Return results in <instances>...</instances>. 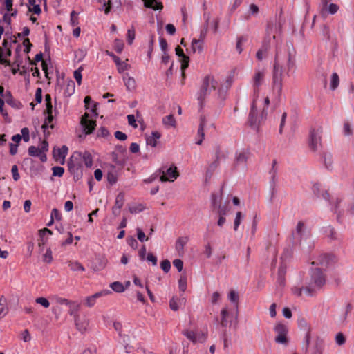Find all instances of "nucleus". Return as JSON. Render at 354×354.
<instances>
[{"label":"nucleus","instance_id":"obj_23","mask_svg":"<svg viewBox=\"0 0 354 354\" xmlns=\"http://www.w3.org/2000/svg\"><path fill=\"white\" fill-rule=\"evenodd\" d=\"M206 125V123H205V120L204 118H201V122H200V124H199V127H198V131H197V137H200V140H197L196 141V144L197 145H201L202 142H203V140L204 138V136H205V133H204V128Z\"/></svg>","mask_w":354,"mask_h":354},{"label":"nucleus","instance_id":"obj_25","mask_svg":"<svg viewBox=\"0 0 354 354\" xmlns=\"http://www.w3.org/2000/svg\"><path fill=\"white\" fill-rule=\"evenodd\" d=\"M145 4V6L147 8H151L153 10H161L163 8V6L161 3L158 2L157 0H142Z\"/></svg>","mask_w":354,"mask_h":354},{"label":"nucleus","instance_id":"obj_59","mask_svg":"<svg viewBox=\"0 0 354 354\" xmlns=\"http://www.w3.org/2000/svg\"><path fill=\"white\" fill-rule=\"evenodd\" d=\"M137 236L138 239L141 242H144L148 240V237L145 236V233L140 228L137 229Z\"/></svg>","mask_w":354,"mask_h":354},{"label":"nucleus","instance_id":"obj_40","mask_svg":"<svg viewBox=\"0 0 354 354\" xmlns=\"http://www.w3.org/2000/svg\"><path fill=\"white\" fill-rule=\"evenodd\" d=\"M324 161L326 167L328 169H332L333 168V160H332V156L330 153H325L324 155Z\"/></svg>","mask_w":354,"mask_h":354},{"label":"nucleus","instance_id":"obj_35","mask_svg":"<svg viewBox=\"0 0 354 354\" xmlns=\"http://www.w3.org/2000/svg\"><path fill=\"white\" fill-rule=\"evenodd\" d=\"M339 84V78L337 73H333L331 75L330 88L331 90H335L337 88Z\"/></svg>","mask_w":354,"mask_h":354},{"label":"nucleus","instance_id":"obj_49","mask_svg":"<svg viewBox=\"0 0 354 354\" xmlns=\"http://www.w3.org/2000/svg\"><path fill=\"white\" fill-rule=\"evenodd\" d=\"M160 267L165 272H168L171 268L170 261L168 260H164L160 263Z\"/></svg>","mask_w":354,"mask_h":354},{"label":"nucleus","instance_id":"obj_8","mask_svg":"<svg viewBox=\"0 0 354 354\" xmlns=\"http://www.w3.org/2000/svg\"><path fill=\"white\" fill-rule=\"evenodd\" d=\"M68 306L69 308L68 314L74 317L77 328L81 332L85 331V326H80L79 316L77 315V312L80 310V304L77 301H71Z\"/></svg>","mask_w":354,"mask_h":354},{"label":"nucleus","instance_id":"obj_29","mask_svg":"<svg viewBox=\"0 0 354 354\" xmlns=\"http://www.w3.org/2000/svg\"><path fill=\"white\" fill-rule=\"evenodd\" d=\"M184 299H178V297H172L169 301L170 308L174 311L179 309L180 305L183 301Z\"/></svg>","mask_w":354,"mask_h":354},{"label":"nucleus","instance_id":"obj_52","mask_svg":"<svg viewBox=\"0 0 354 354\" xmlns=\"http://www.w3.org/2000/svg\"><path fill=\"white\" fill-rule=\"evenodd\" d=\"M17 15V10H14L12 12H8L4 14L3 18V21L7 23L8 24H10L11 22V17H15Z\"/></svg>","mask_w":354,"mask_h":354},{"label":"nucleus","instance_id":"obj_36","mask_svg":"<svg viewBox=\"0 0 354 354\" xmlns=\"http://www.w3.org/2000/svg\"><path fill=\"white\" fill-rule=\"evenodd\" d=\"M187 276L185 274H182L178 280V287L181 292H185L187 289Z\"/></svg>","mask_w":354,"mask_h":354},{"label":"nucleus","instance_id":"obj_17","mask_svg":"<svg viewBox=\"0 0 354 354\" xmlns=\"http://www.w3.org/2000/svg\"><path fill=\"white\" fill-rule=\"evenodd\" d=\"M45 113L48 115L47 118H46L44 124L41 126V128L44 129V131H46V129L48 127L53 128V124H52V122L53 120L54 116L53 113L56 114V110L50 109V111L45 110Z\"/></svg>","mask_w":354,"mask_h":354},{"label":"nucleus","instance_id":"obj_41","mask_svg":"<svg viewBox=\"0 0 354 354\" xmlns=\"http://www.w3.org/2000/svg\"><path fill=\"white\" fill-rule=\"evenodd\" d=\"M136 37V32L133 27H131V28L128 29L127 34V43L131 45L133 43V41L134 40Z\"/></svg>","mask_w":354,"mask_h":354},{"label":"nucleus","instance_id":"obj_50","mask_svg":"<svg viewBox=\"0 0 354 354\" xmlns=\"http://www.w3.org/2000/svg\"><path fill=\"white\" fill-rule=\"evenodd\" d=\"M86 52L85 50L83 49H79L75 51V58L78 59V61H81L84 59V57L86 56Z\"/></svg>","mask_w":354,"mask_h":354},{"label":"nucleus","instance_id":"obj_56","mask_svg":"<svg viewBox=\"0 0 354 354\" xmlns=\"http://www.w3.org/2000/svg\"><path fill=\"white\" fill-rule=\"evenodd\" d=\"M3 5L8 12H12L14 11L12 8L13 1L12 0H4Z\"/></svg>","mask_w":354,"mask_h":354},{"label":"nucleus","instance_id":"obj_24","mask_svg":"<svg viewBox=\"0 0 354 354\" xmlns=\"http://www.w3.org/2000/svg\"><path fill=\"white\" fill-rule=\"evenodd\" d=\"M248 152L241 151L236 153L235 160L236 164L245 165L248 158Z\"/></svg>","mask_w":354,"mask_h":354},{"label":"nucleus","instance_id":"obj_58","mask_svg":"<svg viewBox=\"0 0 354 354\" xmlns=\"http://www.w3.org/2000/svg\"><path fill=\"white\" fill-rule=\"evenodd\" d=\"M335 341H336V343L340 346V345H343L345 343L346 339L342 333H339L337 334V335L335 337Z\"/></svg>","mask_w":354,"mask_h":354},{"label":"nucleus","instance_id":"obj_20","mask_svg":"<svg viewBox=\"0 0 354 354\" xmlns=\"http://www.w3.org/2000/svg\"><path fill=\"white\" fill-rule=\"evenodd\" d=\"M183 335L189 339L190 341H192L194 343H196L197 342H203L205 340V337L204 335H201V336L198 337L196 333L194 331L192 330H185L183 331Z\"/></svg>","mask_w":354,"mask_h":354},{"label":"nucleus","instance_id":"obj_26","mask_svg":"<svg viewBox=\"0 0 354 354\" xmlns=\"http://www.w3.org/2000/svg\"><path fill=\"white\" fill-rule=\"evenodd\" d=\"M11 55V50L8 49L6 53L3 52V50L1 47H0V64H5L6 66H10V62L8 59H6L7 57H10Z\"/></svg>","mask_w":354,"mask_h":354},{"label":"nucleus","instance_id":"obj_33","mask_svg":"<svg viewBox=\"0 0 354 354\" xmlns=\"http://www.w3.org/2000/svg\"><path fill=\"white\" fill-rule=\"evenodd\" d=\"M75 84L73 80L68 81L64 91V95L66 96H71L75 92Z\"/></svg>","mask_w":354,"mask_h":354},{"label":"nucleus","instance_id":"obj_34","mask_svg":"<svg viewBox=\"0 0 354 354\" xmlns=\"http://www.w3.org/2000/svg\"><path fill=\"white\" fill-rule=\"evenodd\" d=\"M8 311L6 299L1 297L0 298V318L4 317Z\"/></svg>","mask_w":354,"mask_h":354},{"label":"nucleus","instance_id":"obj_55","mask_svg":"<svg viewBox=\"0 0 354 354\" xmlns=\"http://www.w3.org/2000/svg\"><path fill=\"white\" fill-rule=\"evenodd\" d=\"M246 41V39H245L243 37H241L238 39L236 42V48L239 53H241L243 51L242 48V44Z\"/></svg>","mask_w":354,"mask_h":354},{"label":"nucleus","instance_id":"obj_9","mask_svg":"<svg viewBox=\"0 0 354 354\" xmlns=\"http://www.w3.org/2000/svg\"><path fill=\"white\" fill-rule=\"evenodd\" d=\"M309 235L310 233L306 230L304 222L299 221L296 226L295 232L293 233L295 240L301 242L302 239H306Z\"/></svg>","mask_w":354,"mask_h":354},{"label":"nucleus","instance_id":"obj_53","mask_svg":"<svg viewBox=\"0 0 354 354\" xmlns=\"http://www.w3.org/2000/svg\"><path fill=\"white\" fill-rule=\"evenodd\" d=\"M55 300L57 304H61V305H66L68 306V304H70L71 300H68L66 298L60 297H55Z\"/></svg>","mask_w":354,"mask_h":354},{"label":"nucleus","instance_id":"obj_44","mask_svg":"<svg viewBox=\"0 0 354 354\" xmlns=\"http://www.w3.org/2000/svg\"><path fill=\"white\" fill-rule=\"evenodd\" d=\"M82 70H83V67L80 66L77 70H75L73 73V77L79 85H80L82 83Z\"/></svg>","mask_w":354,"mask_h":354},{"label":"nucleus","instance_id":"obj_3","mask_svg":"<svg viewBox=\"0 0 354 354\" xmlns=\"http://www.w3.org/2000/svg\"><path fill=\"white\" fill-rule=\"evenodd\" d=\"M218 86V82L215 80L214 76L207 75L205 76L200 88L198 93V100L201 106L203 105V102L205 98L211 94L212 91H215Z\"/></svg>","mask_w":354,"mask_h":354},{"label":"nucleus","instance_id":"obj_31","mask_svg":"<svg viewBox=\"0 0 354 354\" xmlns=\"http://www.w3.org/2000/svg\"><path fill=\"white\" fill-rule=\"evenodd\" d=\"M203 48V41L199 39H193L192 41V49L194 53H201Z\"/></svg>","mask_w":354,"mask_h":354},{"label":"nucleus","instance_id":"obj_61","mask_svg":"<svg viewBox=\"0 0 354 354\" xmlns=\"http://www.w3.org/2000/svg\"><path fill=\"white\" fill-rule=\"evenodd\" d=\"M127 120H128V123L129 125H131L133 128L138 127V124L136 123V120L135 116L133 115H128Z\"/></svg>","mask_w":354,"mask_h":354},{"label":"nucleus","instance_id":"obj_62","mask_svg":"<svg viewBox=\"0 0 354 354\" xmlns=\"http://www.w3.org/2000/svg\"><path fill=\"white\" fill-rule=\"evenodd\" d=\"M109 135V132L105 127H100L97 131V136L106 138Z\"/></svg>","mask_w":354,"mask_h":354},{"label":"nucleus","instance_id":"obj_13","mask_svg":"<svg viewBox=\"0 0 354 354\" xmlns=\"http://www.w3.org/2000/svg\"><path fill=\"white\" fill-rule=\"evenodd\" d=\"M287 266L285 263H281L280 266L279 267L277 272V287L279 289H282L286 284V273Z\"/></svg>","mask_w":354,"mask_h":354},{"label":"nucleus","instance_id":"obj_10","mask_svg":"<svg viewBox=\"0 0 354 354\" xmlns=\"http://www.w3.org/2000/svg\"><path fill=\"white\" fill-rule=\"evenodd\" d=\"M321 145V131L317 130H312L310 133L309 147L315 151Z\"/></svg>","mask_w":354,"mask_h":354},{"label":"nucleus","instance_id":"obj_48","mask_svg":"<svg viewBox=\"0 0 354 354\" xmlns=\"http://www.w3.org/2000/svg\"><path fill=\"white\" fill-rule=\"evenodd\" d=\"M71 24L73 26H75L78 24V17L77 14L75 12V11L73 10L71 12V19H70Z\"/></svg>","mask_w":354,"mask_h":354},{"label":"nucleus","instance_id":"obj_60","mask_svg":"<svg viewBox=\"0 0 354 354\" xmlns=\"http://www.w3.org/2000/svg\"><path fill=\"white\" fill-rule=\"evenodd\" d=\"M220 216H225L227 214V208L224 206H221V203L218 204V208L216 209Z\"/></svg>","mask_w":354,"mask_h":354},{"label":"nucleus","instance_id":"obj_37","mask_svg":"<svg viewBox=\"0 0 354 354\" xmlns=\"http://www.w3.org/2000/svg\"><path fill=\"white\" fill-rule=\"evenodd\" d=\"M124 45V42L122 39H115L113 42V48L120 54L123 50Z\"/></svg>","mask_w":354,"mask_h":354},{"label":"nucleus","instance_id":"obj_15","mask_svg":"<svg viewBox=\"0 0 354 354\" xmlns=\"http://www.w3.org/2000/svg\"><path fill=\"white\" fill-rule=\"evenodd\" d=\"M175 51L176 55L180 57L182 76L185 78V70L189 66V58L184 54L183 50L180 46H177Z\"/></svg>","mask_w":354,"mask_h":354},{"label":"nucleus","instance_id":"obj_7","mask_svg":"<svg viewBox=\"0 0 354 354\" xmlns=\"http://www.w3.org/2000/svg\"><path fill=\"white\" fill-rule=\"evenodd\" d=\"M334 260V257L328 254H323L318 256L313 262V266H317V268H321L322 270L324 268H327L330 263Z\"/></svg>","mask_w":354,"mask_h":354},{"label":"nucleus","instance_id":"obj_45","mask_svg":"<svg viewBox=\"0 0 354 354\" xmlns=\"http://www.w3.org/2000/svg\"><path fill=\"white\" fill-rule=\"evenodd\" d=\"M53 259L52 251L50 248H48L43 256V261L47 263H50L53 261Z\"/></svg>","mask_w":354,"mask_h":354},{"label":"nucleus","instance_id":"obj_16","mask_svg":"<svg viewBox=\"0 0 354 354\" xmlns=\"http://www.w3.org/2000/svg\"><path fill=\"white\" fill-rule=\"evenodd\" d=\"M189 238L187 236L179 237L176 242V250L179 256L184 254V247L187 243Z\"/></svg>","mask_w":354,"mask_h":354},{"label":"nucleus","instance_id":"obj_18","mask_svg":"<svg viewBox=\"0 0 354 354\" xmlns=\"http://www.w3.org/2000/svg\"><path fill=\"white\" fill-rule=\"evenodd\" d=\"M28 152L30 156L39 157L40 160L43 162H46L47 160L46 154L41 153L39 147L30 146L28 149Z\"/></svg>","mask_w":354,"mask_h":354},{"label":"nucleus","instance_id":"obj_30","mask_svg":"<svg viewBox=\"0 0 354 354\" xmlns=\"http://www.w3.org/2000/svg\"><path fill=\"white\" fill-rule=\"evenodd\" d=\"M68 267L74 272H84V267L78 261H69Z\"/></svg>","mask_w":354,"mask_h":354},{"label":"nucleus","instance_id":"obj_63","mask_svg":"<svg viewBox=\"0 0 354 354\" xmlns=\"http://www.w3.org/2000/svg\"><path fill=\"white\" fill-rule=\"evenodd\" d=\"M174 266L176 268L178 272H181L183 268V262L180 259H175L173 261Z\"/></svg>","mask_w":354,"mask_h":354},{"label":"nucleus","instance_id":"obj_12","mask_svg":"<svg viewBox=\"0 0 354 354\" xmlns=\"http://www.w3.org/2000/svg\"><path fill=\"white\" fill-rule=\"evenodd\" d=\"M321 11L320 13L323 16H326L327 14L334 15L338 10L339 6L335 3H330L328 5L327 0H321Z\"/></svg>","mask_w":354,"mask_h":354},{"label":"nucleus","instance_id":"obj_64","mask_svg":"<svg viewBox=\"0 0 354 354\" xmlns=\"http://www.w3.org/2000/svg\"><path fill=\"white\" fill-rule=\"evenodd\" d=\"M115 137L116 139L121 141H124L127 138V136L124 133L120 131L115 132Z\"/></svg>","mask_w":354,"mask_h":354},{"label":"nucleus","instance_id":"obj_21","mask_svg":"<svg viewBox=\"0 0 354 354\" xmlns=\"http://www.w3.org/2000/svg\"><path fill=\"white\" fill-rule=\"evenodd\" d=\"M123 80L127 89L129 91H133L136 87V82L133 77H130L128 73L123 76Z\"/></svg>","mask_w":354,"mask_h":354},{"label":"nucleus","instance_id":"obj_27","mask_svg":"<svg viewBox=\"0 0 354 354\" xmlns=\"http://www.w3.org/2000/svg\"><path fill=\"white\" fill-rule=\"evenodd\" d=\"M162 123L167 127H176V122L172 114L167 115L162 118Z\"/></svg>","mask_w":354,"mask_h":354},{"label":"nucleus","instance_id":"obj_4","mask_svg":"<svg viewBox=\"0 0 354 354\" xmlns=\"http://www.w3.org/2000/svg\"><path fill=\"white\" fill-rule=\"evenodd\" d=\"M272 86L279 95L281 94L283 87V68L280 63L279 55L277 53L274 59L272 73Z\"/></svg>","mask_w":354,"mask_h":354},{"label":"nucleus","instance_id":"obj_19","mask_svg":"<svg viewBox=\"0 0 354 354\" xmlns=\"http://www.w3.org/2000/svg\"><path fill=\"white\" fill-rule=\"evenodd\" d=\"M68 147L66 145H63L61 148L53 150V156L56 160H64L68 153Z\"/></svg>","mask_w":354,"mask_h":354},{"label":"nucleus","instance_id":"obj_11","mask_svg":"<svg viewBox=\"0 0 354 354\" xmlns=\"http://www.w3.org/2000/svg\"><path fill=\"white\" fill-rule=\"evenodd\" d=\"M89 115L85 113L81 118L80 124L86 134H89L93 132L96 126L95 121L88 119Z\"/></svg>","mask_w":354,"mask_h":354},{"label":"nucleus","instance_id":"obj_51","mask_svg":"<svg viewBox=\"0 0 354 354\" xmlns=\"http://www.w3.org/2000/svg\"><path fill=\"white\" fill-rule=\"evenodd\" d=\"M64 172V169L61 167H53V174L55 176L61 177L62 176Z\"/></svg>","mask_w":354,"mask_h":354},{"label":"nucleus","instance_id":"obj_57","mask_svg":"<svg viewBox=\"0 0 354 354\" xmlns=\"http://www.w3.org/2000/svg\"><path fill=\"white\" fill-rule=\"evenodd\" d=\"M11 172H12V174L13 180L15 181H17L19 179L20 176H19V174L18 172V167H17V165H13L12 167Z\"/></svg>","mask_w":354,"mask_h":354},{"label":"nucleus","instance_id":"obj_38","mask_svg":"<svg viewBox=\"0 0 354 354\" xmlns=\"http://www.w3.org/2000/svg\"><path fill=\"white\" fill-rule=\"evenodd\" d=\"M112 290L116 292H122L124 291L125 288L123 284L119 281H115L110 285Z\"/></svg>","mask_w":354,"mask_h":354},{"label":"nucleus","instance_id":"obj_47","mask_svg":"<svg viewBox=\"0 0 354 354\" xmlns=\"http://www.w3.org/2000/svg\"><path fill=\"white\" fill-rule=\"evenodd\" d=\"M36 303L41 305L44 308H48L50 306V302L45 297H38L35 300Z\"/></svg>","mask_w":354,"mask_h":354},{"label":"nucleus","instance_id":"obj_43","mask_svg":"<svg viewBox=\"0 0 354 354\" xmlns=\"http://www.w3.org/2000/svg\"><path fill=\"white\" fill-rule=\"evenodd\" d=\"M228 299L236 304L237 306L239 301V295L235 290H231L228 294Z\"/></svg>","mask_w":354,"mask_h":354},{"label":"nucleus","instance_id":"obj_22","mask_svg":"<svg viewBox=\"0 0 354 354\" xmlns=\"http://www.w3.org/2000/svg\"><path fill=\"white\" fill-rule=\"evenodd\" d=\"M161 137V134L158 131H153L151 136L146 138L147 145H150L153 147H156L157 140Z\"/></svg>","mask_w":354,"mask_h":354},{"label":"nucleus","instance_id":"obj_39","mask_svg":"<svg viewBox=\"0 0 354 354\" xmlns=\"http://www.w3.org/2000/svg\"><path fill=\"white\" fill-rule=\"evenodd\" d=\"M124 196L122 193H120L118 194L115 198V202L114 206H115V209H121L124 205Z\"/></svg>","mask_w":354,"mask_h":354},{"label":"nucleus","instance_id":"obj_5","mask_svg":"<svg viewBox=\"0 0 354 354\" xmlns=\"http://www.w3.org/2000/svg\"><path fill=\"white\" fill-rule=\"evenodd\" d=\"M159 172L161 174L160 176L161 182H174L179 176L176 167L174 165L166 169L162 168L159 170Z\"/></svg>","mask_w":354,"mask_h":354},{"label":"nucleus","instance_id":"obj_32","mask_svg":"<svg viewBox=\"0 0 354 354\" xmlns=\"http://www.w3.org/2000/svg\"><path fill=\"white\" fill-rule=\"evenodd\" d=\"M114 62L118 67V72L120 73H123L129 67V65L125 62L121 61L119 57H114Z\"/></svg>","mask_w":354,"mask_h":354},{"label":"nucleus","instance_id":"obj_14","mask_svg":"<svg viewBox=\"0 0 354 354\" xmlns=\"http://www.w3.org/2000/svg\"><path fill=\"white\" fill-rule=\"evenodd\" d=\"M110 293L111 291L109 290H104L98 292H96L91 296L86 297L84 304L87 307L91 308L95 304L97 299L101 297L106 296Z\"/></svg>","mask_w":354,"mask_h":354},{"label":"nucleus","instance_id":"obj_54","mask_svg":"<svg viewBox=\"0 0 354 354\" xmlns=\"http://www.w3.org/2000/svg\"><path fill=\"white\" fill-rule=\"evenodd\" d=\"M21 137L25 142H28L30 140L29 129L26 127L21 130Z\"/></svg>","mask_w":354,"mask_h":354},{"label":"nucleus","instance_id":"obj_2","mask_svg":"<svg viewBox=\"0 0 354 354\" xmlns=\"http://www.w3.org/2000/svg\"><path fill=\"white\" fill-rule=\"evenodd\" d=\"M326 283L325 275L319 268H312L308 282L304 287V292L308 296L315 295Z\"/></svg>","mask_w":354,"mask_h":354},{"label":"nucleus","instance_id":"obj_46","mask_svg":"<svg viewBox=\"0 0 354 354\" xmlns=\"http://www.w3.org/2000/svg\"><path fill=\"white\" fill-rule=\"evenodd\" d=\"M242 213L241 212H238L236 214V217L234 221V230L236 231L238 230L239 226L240 225L241 223L242 219Z\"/></svg>","mask_w":354,"mask_h":354},{"label":"nucleus","instance_id":"obj_1","mask_svg":"<svg viewBox=\"0 0 354 354\" xmlns=\"http://www.w3.org/2000/svg\"><path fill=\"white\" fill-rule=\"evenodd\" d=\"M265 77L264 71H256L253 77L254 98L251 104L248 122L250 127L257 130L259 125L267 118V108L270 104V99L266 97L259 99V87L262 84Z\"/></svg>","mask_w":354,"mask_h":354},{"label":"nucleus","instance_id":"obj_42","mask_svg":"<svg viewBox=\"0 0 354 354\" xmlns=\"http://www.w3.org/2000/svg\"><path fill=\"white\" fill-rule=\"evenodd\" d=\"M82 158L84 165L87 167H91L93 165V160L91 154L88 152H84L82 155Z\"/></svg>","mask_w":354,"mask_h":354},{"label":"nucleus","instance_id":"obj_28","mask_svg":"<svg viewBox=\"0 0 354 354\" xmlns=\"http://www.w3.org/2000/svg\"><path fill=\"white\" fill-rule=\"evenodd\" d=\"M221 324L223 327H227L229 324L228 317L230 316L228 310L227 308H223L221 312Z\"/></svg>","mask_w":354,"mask_h":354},{"label":"nucleus","instance_id":"obj_6","mask_svg":"<svg viewBox=\"0 0 354 354\" xmlns=\"http://www.w3.org/2000/svg\"><path fill=\"white\" fill-rule=\"evenodd\" d=\"M274 330L277 334L275 337V342L278 344L287 345L288 342L287 338V327L283 324H278L275 326Z\"/></svg>","mask_w":354,"mask_h":354}]
</instances>
